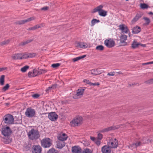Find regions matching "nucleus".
<instances>
[{
  "label": "nucleus",
  "mask_w": 153,
  "mask_h": 153,
  "mask_svg": "<svg viewBox=\"0 0 153 153\" xmlns=\"http://www.w3.org/2000/svg\"><path fill=\"white\" fill-rule=\"evenodd\" d=\"M28 137L32 140H36L40 136L38 130L32 129L28 133Z\"/></svg>",
  "instance_id": "1"
},
{
  "label": "nucleus",
  "mask_w": 153,
  "mask_h": 153,
  "mask_svg": "<svg viewBox=\"0 0 153 153\" xmlns=\"http://www.w3.org/2000/svg\"><path fill=\"white\" fill-rule=\"evenodd\" d=\"M107 145L111 149H116L118 146V140L115 138H109L107 142Z\"/></svg>",
  "instance_id": "2"
},
{
  "label": "nucleus",
  "mask_w": 153,
  "mask_h": 153,
  "mask_svg": "<svg viewBox=\"0 0 153 153\" xmlns=\"http://www.w3.org/2000/svg\"><path fill=\"white\" fill-rule=\"evenodd\" d=\"M82 121L83 118L82 117L77 116L70 122V125L73 127L78 126L82 123Z\"/></svg>",
  "instance_id": "3"
},
{
  "label": "nucleus",
  "mask_w": 153,
  "mask_h": 153,
  "mask_svg": "<svg viewBox=\"0 0 153 153\" xmlns=\"http://www.w3.org/2000/svg\"><path fill=\"white\" fill-rule=\"evenodd\" d=\"M3 120L5 124L10 125L13 123L14 118L10 114H7L3 117Z\"/></svg>",
  "instance_id": "4"
},
{
  "label": "nucleus",
  "mask_w": 153,
  "mask_h": 153,
  "mask_svg": "<svg viewBox=\"0 0 153 153\" xmlns=\"http://www.w3.org/2000/svg\"><path fill=\"white\" fill-rule=\"evenodd\" d=\"M42 146L44 148L50 147L52 144L51 140L48 138H45L41 140Z\"/></svg>",
  "instance_id": "5"
},
{
  "label": "nucleus",
  "mask_w": 153,
  "mask_h": 153,
  "mask_svg": "<svg viewBox=\"0 0 153 153\" xmlns=\"http://www.w3.org/2000/svg\"><path fill=\"white\" fill-rule=\"evenodd\" d=\"M12 131L10 128L8 126L3 127L1 128L2 134L6 137H8L12 133Z\"/></svg>",
  "instance_id": "6"
},
{
  "label": "nucleus",
  "mask_w": 153,
  "mask_h": 153,
  "mask_svg": "<svg viewBox=\"0 0 153 153\" xmlns=\"http://www.w3.org/2000/svg\"><path fill=\"white\" fill-rule=\"evenodd\" d=\"M85 88H81L78 89L76 91V94L73 96V98L74 99H78L82 97L85 90Z\"/></svg>",
  "instance_id": "7"
},
{
  "label": "nucleus",
  "mask_w": 153,
  "mask_h": 153,
  "mask_svg": "<svg viewBox=\"0 0 153 153\" xmlns=\"http://www.w3.org/2000/svg\"><path fill=\"white\" fill-rule=\"evenodd\" d=\"M35 110L31 108H27L25 112V115L28 117H32L35 115Z\"/></svg>",
  "instance_id": "8"
},
{
  "label": "nucleus",
  "mask_w": 153,
  "mask_h": 153,
  "mask_svg": "<svg viewBox=\"0 0 153 153\" xmlns=\"http://www.w3.org/2000/svg\"><path fill=\"white\" fill-rule=\"evenodd\" d=\"M105 45L108 48H111L115 45V42L111 39H106L104 41Z\"/></svg>",
  "instance_id": "9"
},
{
  "label": "nucleus",
  "mask_w": 153,
  "mask_h": 153,
  "mask_svg": "<svg viewBox=\"0 0 153 153\" xmlns=\"http://www.w3.org/2000/svg\"><path fill=\"white\" fill-rule=\"evenodd\" d=\"M42 151V148L39 145L33 146L32 149L33 153H41Z\"/></svg>",
  "instance_id": "10"
},
{
  "label": "nucleus",
  "mask_w": 153,
  "mask_h": 153,
  "mask_svg": "<svg viewBox=\"0 0 153 153\" xmlns=\"http://www.w3.org/2000/svg\"><path fill=\"white\" fill-rule=\"evenodd\" d=\"M140 46H141L143 47H145L146 45L142 44L140 42H137L136 40H134L132 42L131 44V47L133 49L137 48Z\"/></svg>",
  "instance_id": "11"
},
{
  "label": "nucleus",
  "mask_w": 153,
  "mask_h": 153,
  "mask_svg": "<svg viewBox=\"0 0 153 153\" xmlns=\"http://www.w3.org/2000/svg\"><path fill=\"white\" fill-rule=\"evenodd\" d=\"M48 117L50 120L55 121L57 119L58 116L55 112H52L49 113Z\"/></svg>",
  "instance_id": "12"
},
{
  "label": "nucleus",
  "mask_w": 153,
  "mask_h": 153,
  "mask_svg": "<svg viewBox=\"0 0 153 153\" xmlns=\"http://www.w3.org/2000/svg\"><path fill=\"white\" fill-rule=\"evenodd\" d=\"M119 29L121 30L122 33H127L129 31V30L127 26L124 24L120 25L119 26Z\"/></svg>",
  "instance_id": "13"
},
{
  "label": "nucleus",
  "mask_w": 153,
  "mask_h": 153,
  "mask_svg": "<svg viewBox=\"0 0 153 153\" xmlns=\"http://www.w3.org/2000/svg\"><path fill=\"white\" fill-rule=\"evenodd\" d=\"M111 149L107 145L103 146L101 148L102 153H111Z\"/></svg>",
  "instance_id": "14"
},
{
  "label": "nucleus",
  "mask_w": 153,
  "mask_h": 153,
  "mask_svg": "<svg viewBox=\"0 0 153 153\" xmlns=\"http://www.w3.org/2000/svg\"><path fill=\"white\" fill-rule=\"evenodd\" d=\"M127 36L124 34H121L120 37V42L121 43H124L123 45H126L127 43L125 42L127 39Z\"/></svg>",
  "instance_id": "15"
},
{
  "label": "nucleus",
  "mask_w": 153,
  "mask_h": 153,
  "mask_svg": "<svg viewBox=\"0 0 153 153\" xmlns=\"http://www.w3.org/2000/svg\"><path fill=\"white\" fill-rule=\"evenodd\" d=\"M123 125L122 124L120 125H119V126H117L115 127L114 128H113L112 127H108L106 128H105L104 129H103L101 130L100 131L101 132H105L109 131L113 129H118L119 128L120 126H123Z\"/></svg>",
  "instance_id": "16"
},
{
  "label": "nucleus",
  "mask_w": 153,
  "mask_h": 153,
  "mask_svg": "<svg viewBox=\"0 0 153 153\" xmlns=\"http://www.w3.org/2000/svg\"><path fill=\"white\" fill-rule=\"evenodd\" d=\"M76 46L80 48H87L88 45L86 43L78 42L76 44Z\"/></svg>",
  "instance_id": "17"
},
{
  "label": "nucleus",
  "mask_w": 153,
  "mask_h": 153,
  "mask_svg": "<svg viewBox=\"0 0 153 153\" xmlns=\"http://www.w3.org/2000/svg\"><path fill=\"white\" fill-rule=\"evenodd\" d=\"M68 136L65 133H63L62 134H60L58 137V139L59 140L63 141L66 140Z\"/></svg>",
  "instance_id": "18"
},
{
  "label": "nucleus",
  "mask_w": 153,
  "mask_h": 153,
  "mask_svg": "<svg viewBox=\"0 0 153 153\" xmlns=\"http://www.w3.org/2000/svg\"><path fill=\"white\" fill-rule=\"evenodd\" d=\"M43 26L42 24H38L37 25L35 26L30 27H29L28 29H27V30L28 31L30 30H36L38 28H40L42 27H43Z\"/></svg>",
  "instance_id": "19"
},
{
  "label": "nucleus",
  "mask_w": 153,
  "mask_h": 153,
  "mask_svg": "<svg viewBox=\"0 0 153 153\" xmlns=\"http://www.w3.org/2000/svg\"><path fill=\"white\" fill-rule=\"evenodd\" d=\"M22 53H16L12 55L11 58L13 60L22 59Z\"/></svg>",
  "instance_id": "20"
},
{
  "label": "nucleus",
  "mask_w": 153,
  "mask_h": 153,
  "mask_svg": "<svg viewBox=\"0 0 153 153\" xmlns=\"http://www.w3.org/2000/svg\"><path fill=\"white\" fill-rule=\"evenodd\" d=\"M101 7L100 9V11L99 12V14L101 16H105L107 15V11L103 10L102 9L103 7V6L102 5H101Z\"/></svg>",
  "instance_id": "21"
},
{
  "label": "nucleus",
  "mask_w": 153,
  "mask_h": 153,
  "mask_svg": "<svg viewBox=\"0 0 153 153\" xmlns=\"http://www.w3.org/2000/svg\"><path fill=\"white\" fill-rule=\"evenodd\" d=\"M101 71H100V69H92L91 70V73L94 76L99 75L101 73Z\"/></svg>",
  "instance_id": "22"
},
{
  "label": "nucleus",
  "mask_w": 153,
  "mask_h": 153,
  "mask_svg": "<svg viewBox=\"0 0 153 153\" xmlns=\"http://www.w3.org/2000/svg\"><path fill=\"white\" fill-rule=\"evenodd\" d=\"M141 30V28L139 26H136L133 28L132 32L134 34H137Z\"/></svg>",
  "instance_id": "23"
},
{
  "label": "nucleus",
  "mask_w": 153,
  "mask_h": 153,
  "mask_svg": "<svg viewBox=\"0 0 153 153\" xmlns=\"http://www.w3.org/2000/svg\"><path fill=\"white\" fill-rule=\"evenodd\" d=\"M65 146V143L63 141L59 140L57 144V148L62 149Z\"/></svg>",
  "instance_id": "24"
},
{
  "label": "nucleus",
  "mask_w": 153,
  "mask_h": 153,
  "mask_svg": "<svg viewBox=\"0 0 153 153\" xmlns=\"http://www.w3.org/2000/svg\"><path fill=\"white\" fill-rule=\"evenodd\" d=\"M142 143L143 144L148 143H151V141L149 140L147 137H144L141 140Z\"/></svg>",
  "instance_id": "25"
},
{
  "label": "nucleus",
  "mask_w": 153,
  "mask_h": 153,
  "mask_svg": "<svg viewBox=\"0 0 153 153\" xmlns=\"http://www.w3.org/2000/svg\"><path fill=\"white\" fill-rule=\"evenodd\" d=\"M33 39L27 40L26 41L22 42L20 44V45L22 46H24L29 43L33 41Z\"/></svg>",
  "instance_id": "26"
},
{
  "label": "nucleus",
  "mask_w": 153,
  "mask_h": 153,
  "mask_svg": "<svg viewBox=\"0 0 153 153\" xmlns=\"http://www.w3.org/2000/svg\"><path fill=\"white\" fill-rule=\"evenodd\" d=\"M86 56V55H85L79 56L74 58H73L72 59L73 61L74 62H76L77 61L81 59H83Z\"/></svg>",
  "instance_id": "27"
},
{
  "label": "nucleus",
  "mask_w": 153,
  "mask_h": 153,
  "mask_svg": "<svg viewBox=\"0 0 153 153\" xmlns=\"http://www.w3.org/2000/svg\"><path fill=\"white\" fill-rule=\"evenodd\" d=\"M56 85L54 84L53 85H52L51 86L47 88L46 90V91L47 93H48L50 91L51 89H54L56 87Z\"/></svg>",
  "instance_id": "28"
},
{
  "label": "nucleus",
  "mask_w": 153,
  "mask_h": 153,
  "mask_svg": "<svg viewBox=\"0 0 153 153\" xmlns=\"http://www.w3.org/2000/svg\"><path fill=\"white\" fill-rule=\"evenodd\" d=\"M10 39L5 40L4 41L0 42V45L3 46L9 44L10 42Z\"/></svg>",
  "instance_id": "29"
},
{
  "label": "nucleus",
  "mask_w": 153,
  "mask_h": 153,
  "mask_svg": "<svg viewBox=\"0 0 153 153\" xmlns=\"http://www.w3.org/2000/svg\"><path fill=\"white\" fill-rule=\"evenodd\" d=\"M141 17V16L138 14H137L135 17L132 19V23H134L137 21L139 18Z\"/></svg>",
  "instance_id": "30"
},
{
  "label": "nucleus",
  "mask_w": 153,
  "mask_h": 153,
  "mask_svg": "<svg viewBox=\"0 0 153 153\" xmlns=\"http://www.w3.org/2000/svg\"><path fill=\"white\" fill-rule=\"evenodd\" d=\"M100 22V21L99 20H97L96 19H92L91 22V26H94V25L97 23H99Z\"/></svg>",
  "instance_id": "31"
},
{
  "label": "nucleus",
  "mask_w": 153,
  "mask_h": 153,
  "mask_svg": "<svg viewBox=\"0 0 153 153\" xmlns=\"http://www.w3.org/2000/svg\"><path fill=\"white\" fill-rule=\"evenodd\" d=\"M101 5H100L98 6H97V7H96L93 10V11L92 12V13H94L95 12H96L97 11L99 12V11H100V8L101 7Z\"/></svg>",
  "instance_id": "32"
},
{
  "label": "nucleus",
  "mask_w": 153,
  "mask_h": 153,
  "mask_svg": "<svg viewBox=\"0 0 153 153\" xmlns=\"http://www.w3.org/2000/svg\"><path fill=\"white\" fill-rule=\"evenodd\" d=\"M5 76L4 75H2L1 76L0 78V83L1 85H3L4 82Z\"/></svg>",
  "instance_id": "33"
},
{
  "label": "nucleus",
  "mask_w": 153,
  "mask_h": 153,
  "mask_svg": "<svg viewBox=\"0 0 153 153\" xmlns=\"http://www.w3.org/2000/svg\"><path fill=\"white\" fill-rule=\"evenodd\" d=\"M29 68V66L25 65L21 68V71L23 72H25L27 71V70Z\"/></svg>",
  "instance_id": "34"
},
{
  "label": "nucleus",
  "mask_w": 153,
  "mask_h": 153,
  "mask_svg": "<svg viewBox=\"0 0 153 153\" xmlns=\"http://www.w3.org/2000/svg\"><path fill=\"white\" fill-rule=\"evenodd\" d=\"M28 53H25L23 54H22L21 59H26L29 58Z\"/></svg>",
  "instance_id": "35"
},
{
  "label": "nucleus",
  "mask_w": 153,
  "mask_h": 153,
  "mask_svg": "<svg viewBox=\"0 0 153 153\" xmlns=\"http://www.w3.org/2000/svg\"><path fill=\"white\" fill-rule=\"evenodd\" d=\"M25 23V20H24L17 21L15 22V23L16 25H20L22 24H24Z\"/></svg>",
  "instance_id": "36"
},
{
  "label": "nucleus",
  "mask_w": 153,
  "mask_h": 153,
  "mask_svg": "<svg viewBox=\"0 0 153 153\" xmlns=\"http://www.w3.org/2000/svg\"><path fill=\"white\" fill-rule=\"evenodd\" d=\"M104 47L102 45H100L96 47V49L97 50L102 51L104 50Z\"/></svg>",
  "instance_id": "37"
},
{
  "label": "nucleus",
  "mask_w": 153,
  "mask_h": 153,
  "mask_svg": "<svg viewBox=\"0 0 153 153\" xmlns=\"http://www.w3.org/2000/svg\"><path fill=\"white\" fill-rule=\"evenodd\" d=\"M149 7V6L146 4H140V7L141 8L143 9H147Z\"/></svg>",
  "instance_id": "38"
},
{
  "label": "nucleus",
  "mask_w": 153,
  "mask_h": 153,
  "mask_svg": "<svg viewBox=\"0 0 153 153\" xmlns=\"http://www.w3.org/2000/svg\"><path fill=\"white\" fill-rule=\"evenodd\" d=\"M60 65V64L59 63H56V64H52L51 67L53 68H57Z\"/></svg>",
  "instance_id": "39"
},
{
  "label": "nucleus",
  "mask_w": 153,
  "mask_h": 153,
  "mask_svg": "<svg viewBox=\"0 0 153 153\" xmlns=\"http://www.w3.org/2000/svg\"><path fill=\"white\" fill-rule=\"evenodd\" d=\"M48 153H57V150L52 148L50 149L48 152Z\"/></svg>",
  "instance_id": "40"
},
{
  "label": "nucleus",
  "mask_w": 153,
  "mask_h": 153,
  "mask_svg": "<svg viewBox=\"0 0 153 153\" xmlns=\"http://www.w3.org/2000/svg\"><path fill=\"white\" fill-rule=\"evenodd\" d=\"M35 19V17H31L30 18H29L25 20L26 23L27 22L31 21L32 20H34Z\"/></svg>",
  "instance_id": "41"
},
{
  "label": "nucleus",
  "mask_w": 153,
  "mask_h": 153,
  "mask_svg": "<svg viewBox=\"0 0 153 153\" xmlns=\"http://www.w3.org/2000/svg\"><path fill=\"white\" fill-rule=\"evenodd\" d=\"M143 19L145 21V22L146 23V24L147 25H148L150 22V20L149 19V18L147 17H144Z\"/></svg>",
  "instance_id": "42"
},
{
  "label": "nucleus",
  "mask_w": 153,
  "mask_h": 153,
  "mask_svg": "<svg viewBox=\"0 0 153 153\" xmlns=\"http://www.w3.org/2000/svg\"><path fill=\"white\" fill-rule=\"evenodd\" d=\"M9 87V85L8 84H7L6 85L4 86L3 88L2 89L4 90V91H5L7 90Z\"/></svg>",
  "instance_id": "43"
},
{
  "label": "nucleus",
  "mask_w": 153,
  "mask_h": 153,
  "mask_svg": "<svg viewBox=\"0 0 153 153\" xmlns=\"http://www.w3.org/2000/svg\"><path fill=\"white\" fill-rule=\"evenodd\" d=\"M82 153H91V150L88 149H86Z\"/></svg>",
  "instance_id": "44"
},
{
  "label": "nucleus",
  "mask_w": 153,
  "mask_h": 153,
  "mask_svg": "<svg viewBox=\"0 0 153 153\" xmlns=\"http://www.w3.org/2000/svg\"><path fill=\"white\" fill-rule=\"evenodd\" d=\"M28 56H29V58H32L35 56H36V54L34 53H29Z\"/></svg>",
  "instance_id": "45"
},
{
  "label": "nucleus",
  "mask_w": 153,
  "mask_h": 153,
  "mask_svg": "<svg viewBox=\"0 0 153 153\" xmlns=\"http://www.w3.org/2000/svg\"><path fill=\"white\" fill-rule=\"evenodd\" d=\"M38 71H37L36 70L34 69L33 71V75L34 77L36 76L37 75L38 73H37Z\"/></svg>",
  "instance_id": "46"
},
{
  "label": "nucleus",
  "mask_w": 153,
  "mask_h": 153,
  "mask_svg": "<svg viewBox=\"0 0 153 153\" xmlns=\"http://www.w3.org/2000/svg\"><path fill=\"white\" fill-rule=\"evenodd\" d=\"M100 140L99 139L97 140L96 139L95 141L94 142L98 146H99L100 144Z\"/></svg>",
  "instance_id": "47"
},
{
  "label": "nucleus",
  "mask_w": 153,
  "mask_h": 153,
  "mask_svg": "<svg viewBox=\"0 0 153 153\" xmlns=\"http://www.w3.org/2000/svg\"><path fill=\"white\" fill-rule=\"evenodd\" d=\"M39 96H40V95L39 94H33L32 95V97L33 98H37Z\"/></svg>",
  "instance_id": "48"
},
{
  "label": "nucleus",
  "mask_w": 153,
  "mask_h": 153,
  "mask_svg": "<svg viewBox=\"0 0 153 153\" xmlns=\"http://www.w3.org/2000/svg\"><path fill=\"white\" fill-rule=\"evenodd\" d=\"M115 72L114 71L113 72H111L108 73L107 74V75L108 76H114L115 75Z\"/></svg>",
  "instance_id": "49"
},
{
  "label": "nucleus",
  "mask_w": 153,
  "mask_h": 153,
  "mask_svg": "<svg viewBox=\"0 0 153 153\" xmlns=\"http://www.w3.org/2000/svg\"><path fill=\"white\" fill-rule=\"evenodd\" d=\"M97 137L98 139L101 140L102 138V134L100 133H99L98 134Z\"/></svg>",
  "instance_id": "50"
},
{
  "label": "nucleus",
  "mask_w": 153,
  "mask_h": 153,
  "mask_svg": "<svg viewBox=\"0 0 153 153\" xmlns=\"http://www.w3.org/2000/svg\"><path fill=\"white\" fill-rule=\"evenodd\" d=\"M83 82H85L87 84H91V82L89 81L88 80H87L86 79H84L83 80Z\"/></svg>",
  "instance_id": "51"
},
{
  "label": "nucleus",
  "mask_w": 153,
  "mask_h": 153,
  "mask_svg": "<svg viewBox=\"0 0 153 153\" xmlns=\"http://www.w3.org/2000/svg\"><path fill=\"white\" fill-rule=\"evenodd\" d=\"M142 143V142L141 141L138 142L137 143H136L135 144V145L136 146V147H137L140 146L141 145V144Z\"/></svg>",
  "instance_id": "52"
},
{
  "label": "nucleus",
  "mask_w": 153,
  "mask_h": 153,
  "mask_svg": "<svg viewBox=\"0 0 153 153\" xmlns=\"http://www.w3.org/2000/svg\"><path fill=\"white\" fill-rule=\"evenodd\" d=\"M147 83L152 84L153 83V79H150L148 81H147Z\"/></svg>",
  "instance_id": "53"
},
{
  "label": "nucleus",
  "mask_w": 153,
  "mask_h": 153,
  "mask_svg": "<svg viewBox=\"0 0 153 153\" xmlns=\"http://www.w3.org/2000/svg\"><path fill=\"white\" fill-rule=\"evenodd\" d=\"M28 76L30 77H34L33 75V73L32 72H29L28 73Z\"/></svg>",
  "instance_id": "54"
},
{
  "label": "nucleus",
  "mask_w": 153,
  "mask_h": 153,
  "mask_svg": "<svg viewBox=\"0 0 153 153\" xmlns=\"http://www.w3.org/2000/svg\"><path fill=\"white\" fill-rule=\"evenodd\" d=\"M48 8L49 7H48L45 6L42 8L41 9V10L45 11L47 10L48 9Z\"/></svg>",
  "instance_id": "55"
},
{
  "label": "nucleus",
  "mask_w": 153,
  "mask_h": 153,
  "mask_svg": "<svg viewBox=\"0 0 153 153\" xmlns=\"http://www.w3.org/2000/svg\"><path fill=\"white\" fill-rule=\"evenodd\" d=\"M90 138L91 140H93V141H94V142L97 139L96 138H95L94 137H91V136L90 137Z\"/></svg>",
  "instance_id": "56"
},
{
  "label": "nucleus",
  "mask_w": 153,
  "mask_h": 153,
  "mask_svg": "<svg viewBox=\"0 0 153 153\" xmlns=\"http://www.w3.org/2000/svg\"><path fill=\"white\" fill-rule=\"evenodd\" d=\"M91 85H99V83H92L91 82Z\"/></svg>",
  "instance_id": "57"
},
{
  "label": "nucleus",
  "mask_w": 153,
  "mask_h": 153,
  "mask_svg": "<svg viewBox=\"0 0 153 153\" xmlns=\"http://www.w3.org/2000/svg\"><path fill=\"white\" fill-rule=\"evenodd\" d=\"M41 70L42 72H43V74L45 73L47 71V70L45 69H41Z\"/></svg>",
  "instance_id": "58"
},
{
  "label": "nucleus",
  "mask_w": 153,
  "mask_h": 153,
  "mask_svg": "<svg viewBox=\"0 0 153 153\" xmlns=\"http://www.w3.org/2000/svg\"><path fill=\"white\" fill-rule=\"evenodd\" d=\"M37 73L38 74H43V72H42L41 71V70L40 69L39 71H38Z\"/></svg>",
  "instance_id": "59"
},
{
  "label": "nucleus",
  "mask_w": 153,
  "mask_h": 153,
  "mask_svg": "<svg viewBox=\"0 0 153 153\" xmlns=\"http://www.w3.org/2000/svg\"><path fill=\"white\" fill-rule=\"evenodd\" d=\"M143 65H149V62H148L146 63H143L142 64Z\"/></svg>",
  "instance_id": "60"
},
{
  "label": "nucleus",
  "mask_w": 153,
  "mask_h": 153,
  "mask_svg": "<svg viewBox=\"0 0 153 153\" xmlns=\"http://www.w3.org/2000/svg\"><path fill=\"white\" fill-rule=\"evenodd\" d=\"M4 68H0V72L4 70Z\"/></svg>",
  "instance_id": "61"
},
{
  "label": "nucleus",
  "mask_w": 153,
  "mask_h": 153,
  "mask_svg": "<svg viewBox=\"0 0 153 153\" xmlns=\"http://www.w3.org/2000/svg\"><path fill=\"white\" fill-rule=\"evenodd\" d=\"M116 73L117 74H123V73H122L121 71L117 72H116Z\"/></svg>",
  "instance_id": "62"
},
{
  "label": "nucleus",
  "mask_w": 153,
  "mask_h": 153,
  "mask_svg": "<svg viewBox=\"0 0 153 153\" xmlns=\"http://www.w3.org/2000/svg\"><path fill=\"white\" fill-rule=\"evenodd\" d=\"M149 62V64H153V61Z\"/></svg>",
  "instance_id": "63"
},
{
  "label": "nucleus",
  "mask_w": 153,
  "mask_h": 153,
  "mask_svg": "<svg viewBox=\"0 0 153 153\" xmlns=\"http://www.w3.org/2000/svg\"><path fill=\"white\" fill-rule=\"evenodd\" d=\"M149 14H152V15L153 14V13L152 12H150L149 13Z\"/></svg>",
  "instance_id": "64"
}]
</instances>
